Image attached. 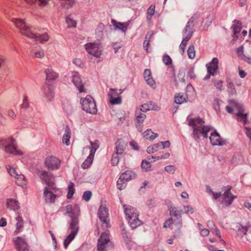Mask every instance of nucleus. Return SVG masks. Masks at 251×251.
I'll use <instances>...</instances> for the list:
<instances>
[{"label": "nucleus", "instance_id": "4c0bfd02", "mask_svg": "<svg viewBox=\"0 0 251 251\" xmlns=\"http://www.w3.org/2000/svg\"><path fill=\"white\" fill-rule=\"evenodd\" d=\"M237 227V235L240 237H243V235H246L248 230V227L246 226H243L242 225H238Z\"/></svg>", "mask_w": 251, "mask_h": 251}, {"label": "nucleus", "instance_id": "9d476101", "mask_svg": "<svg viewBox=\"0 0 251 251\" xmlns=\"http://www.w3.org/2000/svg\"><path fill=\"white\" fill-rule=\"evenodd\" d=\"M85 49L89 54L96 58H100L102 54V47L99 43H88L85 45Z\"/></svg>", "mask_w": 251, "mask_h": 251}, {"label": "nucleus", "instance_id": "3c124183", "mask_svg": "<svg viewBox=\"0 0 251 251\" xmlns=\"http://www.w3.org/2000/svg\"><path fill=\"white\" fill-rule=\"evenodd\" d=\"M227 88L228 92L231 95L236 94V90L235 89L234 85L232 82H229L227 84Z\"/></svg>", "mask_w": 251, "mask_h": 251}, {"label": "nucleus", "instance_id": "20e7f679", "mask_svg": "<svg viewBox=\"0 0 251 251\" xmlns=\"http://www.w3.org/2000/svg\"><path fill=\"white\" fill-rule=\"evenodd\" d=\"M124 211L126 219L131 228L134 229L140 226L142 222L139 219V212L133 207L130 205H124Z\"/></svg>", "mask_w": 251, "mask_h": 251}, {"label": "nucleus", "instance_id": "37998d69", "mask_svg": "<svg viewBox=\"0 0 251 251\" xmlns=\"http://www.w3.org/2000/svg\"><path fill=\"white\" fill-rule=\"evenodd\" d=\"M66 22L68 25V27H75L76 26V22L71 17V15H68L66 17Z\"/></svg>", "mask_w": 251, "mask_h": 251}, {"label": "nucleus", "instance_id": "c85d7f7f", "mask_svg": "<svg viewBox=\"0 0 251 251\" xmlns=\"http://www.w3.org/2000/svg\"><path fill=\"white\" fill-rule=\"evenodd\" d=\"M6 205L7 208L11 210H16L20 208L19 202L13 199L7 200Z\"/></svg>", "mask_w": 251, "mask_h": 251}, {"label": "nucleus", "instance_id": "1a4fd4ad", "mask_svg": "<svg viewBox=\"0 0 251 251\" xmlns=\"http://www.w3.org/2000/svg\"><path fill=\"white\" fill-rule=\"evenodd\" d=\"M111 245V242L109 237V233L107 231L102 232L98 242V250L103 251L107 250Z\"/></svg>", "mask_w": 251, "mask_h": 251}, {"label": "nucleus", "instance_id": "58836bf2", "mask_svg": "<svg viewBox=\"0 0 251 251\" xmlns=\"http://www.w3.org/2000/svg\"><path fill=\"white\" fill-rule=\"evenodd\" d=\"M75 0H62L60 2L61 5L66 9L72 7L75 4Z\"/></svg>", "mask_w": 251, "mask_h": 251}, {"label": "nucleus", "instance_id": "9b49d317", "mask_svg": "<svg viewBox=\"0 0 251 251\" xmlns=\"http://www.w3.org/2000/svg\"><path fill=\"white\" fill-rule=\"evenodd\" d=\"M70 79L77 89L79 93H87L86 89L84 86V83L82 82L81 78L78 73L75 72H72Z\"/></svg>", "mask_w": 251, "mask_h": 251}, {"label": "nucleus", "instance_id": "7ed1b4c3", "mask_svg": "<svg viewBox=\"0 0 251 251\" xmlns=\"http://www.w3.org/2000/svg\"><path fill=\"white\" fill-rule=\"evenodd\" d=\"M204 121L200 118H191L188 120V125L193 129V136L195 139L198 140L201 135L204 138L208 136L207 133L210 127L204 125Z\"/></svg>", "mask_w": 251, "mask_h": 251}, {"label": "nucleus", "instance_id": "6e6552de", "mask_svg": "<svg viewBox=\"0 0 251 251\" xmlns=\"http://www.w3.org/2000/svg\"><path fill=\"white\" fill-rule=\"evenodd\" d=\"M80 103L83 110L87 113L95 114L97 112L96 102L94 99L90 95H87L84 99H81Z\"/></svg>", "mask_w": 251, "mask_h": 251}, {"label": "nucleus", "instance_id": "412c9836", "mask_svg": "<svg viewBox=\"0 0 251 251\" xmlns=\"http://www.w3.org/2000/svg\"><path fill=\"white\" fill-rule=\"evenodd\" d=\"M45 99L47 101H50L54 97V90L53 87L48 84L45 85L43 89Z\"/></svg>", "mask_w": 251, "mask_h": 251}, {"label": "nucleus", "instance_id": "680f3d73", "mask_svg": "<svg viewBox=\"0 0 251 251\" xmlns=\"http://www.w3.org/2000/svg\"><path fill=\"white\" fill-rule=\"evenodd\" d=\"M157 151V150L156 149V147L154 145L150 146L147 149V151L148 153H153Z\"/></svg>", "mask_w": 251, "mask_h": 251}, {"label": "nucleus", "instance_id": "052dcab7", "mask_svg": "<svg viewBox=\"0 0 251 251\" xmlns=\"http://www.w3.org/2000/svg\"><path fill=\"white\" fill-rule=\"evenodd\" d=\"M210 230L213 233L215 234L219 238H221L220 232L218 228L215 226V225H213V227H210Z\"/></svg>", "mask_w": 251, "mask_h": 251}, {"label": "nucleus", "instance_id": "774afa93", "mask_svg": "<svg viewBox=\"0 0 251 251\" xmlns=\"http://www.w3.org/2000/svg\"><path fill=\"white\" fill-rule=\"evenodd\" d=\"M245 132L246 134V135L249 138L250 140H251V128L245 126Z\"/></svg>", "mask_w": 251, "mask_h": 251}, {"label": "nucleus", "instance_id": "a18cd8bd", "mask_svg": "<svg viewBox=\"0 0 251 251\" xmlns=\"http://www.w3.org/2000/svg\"><path fill=\"white\" fill-rule=\"evenodd\" d=\"M126 182L127 181H126L125 179L120 177L117 181V188L120 190L124 189L126 186Z\"/></svg>", "mask_w": 251, "mask_h": 251}, {"label": "nucleus", "instance_id": "4d7b16f0", "mask_svg": "<svg viewBox=\"0 0 251 251\" xmlns=\"http://www.w3.org/2000/svg\"><path fill=\"white\" fill-rule=\"evenodd\" d=\"M164 169L168 173L173 174L176 171V167L173 165H169L166 166Z\"/></svg>", "mask_w": 251, "mask_h": 251}, {"label": "nucleus", "instance_id": "5fc2aeb1", "mask_svg": "<svg viewBox=\"0 0 251 251\" xmlns=\"http://www.w3.org/2000/svg\"><path fill=\"white\" fill-rule=\"evenodd\" d=\"M163 61L166 65H170L172 63V60L171 57L167 54H165L163 57Z\"/></svg>", "mask_w": 251, "mask_h": 251}, {"label": "nucleus", "instance_id": "0eeeda50", "mask_svg": "<svg viewBox=\"0 0 251 251\" xmlns=\"http://www.w3.org/2000/svg\"><path fill=\"white\" fill-rule=\"evenodd\" d=\"M193 26L194 25L193 24V22H192L191 19H190L188 21L185 29L183 31V38L180 45H179L180 53L181 54H183L184 53L185 48L187 43L191 39L193 35L194 32L193 29Z\"/></svg>", "mask_w": 251, "mask_h": 251}, {"label": "nucleus", "instance_id": "473e14b6", "mask_svg": "<svg viewBox=\"0 0 251 251\" xmlns=\"http://www.w3.org/2000/svg\"><path fill=\"white\" fill-rule=\"evenodd\" d=\"M15 178L16 183L17 185L22 187H25L26 186L27 180L24 175L22 174L18 175L15 177Z\"/></svg>", "mask_w": 251, "mask_h": 251}, {"label": "nucleus", "instance_id": "c03bdc74", "mask_svg": "<svg viewBox=\"0 0 251 251\" xmlns=\"http://www.w3.org/2000/svg\"><path fill=\"white\" fill-rule=\"evenodd\" d=\"M75 185L73 182H70L68 186V194L67 195L68 199H71L73 197L75 192Z\"/></svg>", "mask_w": 251, "mask_h": 251}, {"label": "nucleus", "instance_id": "13d9d810", "mask_svg": "<svg viewBox=\"0 0 251 251\" xmlns=\"http://www.w3.org/2000/svg\"><path fill=\"white\" fill-rule=\"evenodd\" d=\"M92 196V193L91 191H85L83 195V199L85 201H89Z\"/></svg>", "mask_w": 251, "mask_h": 251}, {"label": "nucleus", "instance_id": "f03ea898", "mask_svg": "<svg viewBox=\"0 0 251 251\" xmlns=\"http://www.w3.org/2000/svg\"><path fill=\"white\" fill-rule=\"evenodd\" d=\"M39 176L41 179L44 181L47 185L44 191V197L45 201L46 202L50 203L54 202L56 197L55 193L58 189L54 183L53 175L46 171H41L39 172Z\"/></svg>", "mask_w": 251, "mask_h": 251}, {"label": "nucleus", "instance_id": "dca6fc26", "mask_svg": "<svg viewBox=\"0 0 251 251\" xmlns=\"http://www.w3.org/2000/svg\"><path fill=\"white\" fill-rule=\"evenodd\" d=\"M182 226V220L177 219L175 221H173L172 218L167 220L164 224V227H170L172 229H180Z\"/></svg>", "mask_w": 251, "mask_h": 251}, {"label": "nucleus", "instance_id": "338daca9", "mask_svg": "<svg viewBox=\"0 0 251 251\" xmlns=\"http://www.w3.org/2000/svg\"><path fill=\"white\" fill-rule=\"evenodd\" d=\"M122 236L126 243H127L128 242L130 241L127 234L124 229H123Z\"/></svg>", "mask_w": 251, "mask_h": 251}, {"label": "nucleus", "instance_id": "2f4dec72", "mask_svg": "<svg viewBox=\"0 0 251 251\" xmlns=\"http://www.w3.org/2000/svg\"><path fill=\"white\" fill-rule=\"evenodd\" d=\"M50 0H25L28 3L37 4L40 7L47 6Z\"/></svg>", "mask_w": 251, "mask_h": 251}, {"label": "nucleus", "instance_id": "c756f323", "mask_svg": "<svg viewBox=\"0 0 251 251\" xmlns=\"http://www.w3.org/2000/svg\"><path fill=\"white\" fill-rule=\"evenodd\" d=\"M71 138V130L69 128L68 126H66V128L65 131V133L62 137V142L66 146H69L70 139Z\"/></svg>", "mask_w": 251, "mask_h": 251}, {"label": "nucleus", "instance_id": "6ab92c4d", "mask_svg": "<svg viewBox=\"0 0 251 251\" xmlns=\"http://www.w3.org/2000/svg\"><path fill=\"white\" fill-rule=\"evenodd\" d=\"M230 189L231 188H228L223 194L221 203L226 206H229L230 205L233 200L236 198L235 196H234L230 193Z\"/></svg>", "mask_w": 251, "mask_h": 251}, {"label": "nucleus", "instance_id": "423d86ee", "mask_svg": "<svg viewBox=\"0 0 251 251\" xmlns=\"http://www.w3.org/2000/svg\"><path fill=\"white\" fill-rule=\"evenodd\" d=\"M78 224V217H75L71 218L69 229H70L71 231L64 241V246L65 249L67 248L69 244L73 240L75 236L77 235L79 230Z\"/></svg>", "mask_w": 251, "mask_h": 251}, {"label": "nucleus", "instance_id": "c9c22d12", "mask_svg": "<svg viewBox=\"0 0 251 251\" xmlns=\"http://www.w3.org/2000/svg\"><path fill=\"white\" fill-rule=\"evenodd\" d=\"M143 137L150 140H153L158 136L157 133L153 132L151 129H148L146 131H144L143 133Z\"/></svg>", "mask_w": 251, "mask_h": 251}, {"label": "nucleus", "instance_id": "864d4df0", "mask_svg": "<svg viewBox=\"0 0 251 251\" xmlns=\"http://www.w3.org/2000/svg\"><path fill=\"white\" fill-rule=\"evenodd\" d=\"M119 154H117V153H114L112 155V157L111 159V163L113 166H116L118 165V162L119 161V158L118 157Z\"/></svg>", "mask_w": 251, "mask_h": 251}, {"label": "nucleus", "instance_id": "de8ad7c7", "mask_svg": "<svg viewBox=\"0 0 251 251\" xmlns=\"http://www.w3.org/2000/svg\"><path fill=\"white\" fill-rule=\"evenodd\" d=\"M187 54L189 58L194 59L195 58L196 55V51L193 45H191L189 46L187 50Z\"/></svg>", "mask_w": 251, "mask_h": 251}, {"label": "nucleus", "instance_id": "ea45409f", "mask_svg": "<svg viewBox=\"0 0 251 251\" xmlns=\"http://www.w3.org/2000/svg\"><path fill=\"white\" fill-rule=\"evenodd\" d=\"M171 209L169 210L170 215L171 217H178V219H181V210H179L176 207H174L172 208L171 207Z\"/></svg>", "mask_w": 251, "mask_h": 251}, {"label": "nucleus", "instance_id": "2eb2a0df", "mask_svg": "<svg viewBox=\"0 0 251 251\" xmlns=\"http://www.w3.org/2000/svg\"><path fill=\"white\" fill-rule=\"evenodd\" d=\"M65 214H69L71 218L72 217H77L79 215V207L77 204L72 205L68 204L65 207Z\"/></svg>", "mask_w": 251, "mask_h": 251}, {"label": "nucleus", "instance_id": "79ce46f5", "mask_svg": "<svg viewBox=\"0 0 251 251\" xmlns=\"http://www.w3.org/2000/svg\"><path fill=\"white\" fill-rule=\"evenodd\" d=\"M136 120L138 123H142L146 118L144 113H141L139 110H136L135 112Z\"/></svg>", "mask_w": 251, "mask_h": 251}, {"label": "nucleus", "instance_id": "e433bc0d", "mask_svg": "<svg viewBox=\"0 0 251 251\" xmlns=\"http://www.w3.org/2000/svg\"><path fill=\"white\" fill-rule=\"evenodd\" d=\"M241 29V23L239 21H235L234 24L233 25V32L234 35L233 36L234 39L237 38L238 36L236 34L240 32Z\"/></svg>", "mask_w": 251, "mask_h": 251}, {"label": "nucleus", "instance_id": "6e6d98bb", "mask_svg": "<svg viewBox=\"0 0 251 251\" xmlns=\"http://www.w3.org/2000/svg\"><path fill=\"white\" fill-rule=\"evenodd\" d=\"M6 169L8 173L11 176L15 177L16 176L18 175L15 169L11 168L10 166H6Z\"/></svg>", "mask_w": 251, "mask_h": 251}, {"label": "nucleus", "instance_id": "4468645a", "mask_svg": "<svg viewBox=\"0 0 251 251\" xmlns=\"http://www.w3.org/2000/svg\"><path fill=\"white\" fill-rule=\"evenodd\" d=\"M117 89L110 88L108 93L109 102L112 105L119 104L122 103V98Z\"/></svg>", "mask_w": 251, "mask_h": 251}, {"label": "nucleus", "instance_id": "7c9ffc66", "mask_svg": "<svg viewBox=\"0 0 251 251\" xmlns=\"http://www.w3.org/2000/svg\"><path fill=\"white\" fill-rule=\"evenodd\" d=\"M236 106L238 108V112L236 114V116L238 117L237 120L241 121L245 118H247L248 114L244 113L245 110L243 106L240 104H237Z\"/></svg>", "mask_w": 251, "mask_h": 251}, {"label": "nucleus", "instance_id": "a19ab883", "mask_svg": "<svg viewBox=\"0 0 251 251\" xmlns=\"http://www.w3.org/2000/svg\"><path fill=\"white\" fill-rule=\"evenodd\" d=\"M91 149L90 154L94 156L95 153L99 147V142L98 140H96L94 142L90 141Z\"/></svg>", "mask_w": 251, "mask_h": 251}, {"label": "nucleus", "instance_id": "a878e982", "mask_svg": "<svg viewBox=\"0 0 251 251\" xmlns=\"http://www.w3.org/2000/svg\"><path fill=\"white\" fill-rule=\"evenodd\" d=\"M45 73L46 75L47 79L49 81H52L56 79L58 75L51 68H48L45 71Z\"/></svg>", "mask_w": 251, "mask_h": 251}, {"label": "nucleus", "instance_id": "72a5a7b5", "mask_svg": "<svg viewBox=\"0 0 251 251\" xmlns=\"http://www.w3.org/2000/svg\"><path fill=\"white\" fill-rule=\"evenodd\" d=\"M16 229L15 231V234H18L21 231V229L24 227V221L22 218L18 215L16 218Z\"/></svg>", "mask_w": 251, "mask_h": 251}, {"label": "nucleus", "instance_id": "f257e3e1", "mask_svg": "<svg viewBox=\"0 0 251 251\" xmlns=\"http://www.w3.org/2000/svg\"><path fill=\"white\" fill-rule=\"evenodd\" d=\"M11 22L19 29L22 35L42 44L46 43L49 40V36L47 33L39 34L34 33L32 27L26 23L24 19L13 18Z\"/></svg>", "mask_w": 251, "mask_h": 251}, {"label": "nucleus", "instance_id": "bf43d9fd", "mask_svg": "<svg viewBox=\"0 0 251 251\" xmlns=\"http://www.w3.org/2000/svg\"><path fill=\"white\" fill-rule=\"evenodd\" d=\"M7 115L10 118H11L12 119L14 120L16 118V115L15 113V112L12 109H8L7 111Z\"/></svg>", "mask_w": 251, "mask_h": 251}, {"label": "nucleus", "instance_id": "393cba45", "mask_svg": "<svg viewBox=\"0 0 251 251\" xmlns=\"http://www.w3.org/2000/svg\"><path fill=\"white\" fill-rule=\"evenodd\" d=\"M153 31H150L147 32L145 36V40L143 43V47L148 52L151 51V50H149L148 47L149 46L150 42L153 38Z\"/></svg>", "mask_w": 251, "mask_h": 251}, {"label": "nucleus", "instance_id": "5701e85b", "mask_svg": "<svg viewBox=\"0 0 251 251\" xmlns=\"http://www.w3.org/2000/svg\"><path fill=\"white\" fill-rule=\"evenodd\" d=\"M144 78L147 83L150 86L155 88V82L151 75V73L150 69H146L144 72Z\"/></svg>", "mask_w": 251, "mask_h": 251}, {"label": "nucleus", "instance_id": "a211bd4d", "mask_svg": "<svg viewBox=\"0 0 251 251\" xmlns=\"http://www.w3.org/2000/svg\"><path fill=\"white\" fill-rule=\"evenodd\" d=\"M111 23L114 27L115 30H119L123 33H126L127 31L128 25L130 24V21H128L126 22L121 23L112 19L111 20Z\"/></svg>", "mask_w": 251, "mask_h": 251}, {"label": "nucleus", "instance_id": "39448f33", "mask_svg": "<svg viewBox=\"0 0 251 251\" xmlns=\"http://www.w3.org/2000/svg\"><path fill=\"white\" fill-rule=\"evenodd\" d=\"M0 145L3 147L4 151L14 155H22V152L17 148L16 141L12 137L3 139L0 140Z\"/></svg>", "mask_w": 251, "mask_h": 251}, {"label": "nucleus", "instance_id": "8fccbe9b", "mask_svg": "<svg viewBox=\"0 0 251 251\" xmlns=\"http://www.w3.org/2000/svg\"><path fill=\"white\" fill-rule=\"evenodd\" d=\"M194 212V209L190 206H184L181 210V213H184L187 214H192Z\"/></svg>", "mask_w": 251, "mask_h": 251}, {"label": "nucleus", "instance_id": "f704fd0d", "mask_svg": "<svg viewBox=\"0 0 251 251\" xmlns=\"http://www.w3.org/2000/svg\"><path fill=\"white\" fill-rule=\"evenodd\" d=\"M187 96L186 94L178 93L175 96V101L176 103L181 104L186 101Z\"/></svg>", "mask_w": 251, "mask_h": 251}, {"label": "nucleus", "instance_id": "b1692460", "mask_svg": "<svg viewBox=\"0 0 251 251\" xmlns=\"http://www.w3.org/2000/svg\"><path fill=\"white\" fill-rule=\"evenodd\" d=\"M210 140L211 144L213 145L222 146L224 144V142L222 140L220 135L217 132H214L211 134Z\"/></svg>", "mask_w": 251, "mask_h": 251}, {"label": "nucleus", "instance_id": "0e129e2a", "mask_svg": "<svg viewBox=\"0 0 251 251\" xmlns=\"http://www.w3.org/2000/svg\"><path fill=\"white\" fill-rule=\"evenodd\" d=\"M154 9H155V6H153V5H151L148 8V9L147 10V12H148V17H149V16H150V18H151V16L154 14Z\"/></svg>", "mask_w": 251, "mask_h": 251}, {"label": "nucleus", "instance_id": "09e8293b", "mask_svg": "<svg viewBox=\"0 0 251 251\" xmlns=\"http://www.w3.org/2000/svg\"><path fill=\"white\" fill-rule=\"evenodd\" d=\"M141 167L146 171H150L151 168V162L148 160H143L141 163Z\"/></svg>", "mask_w": 251, "mask_h": 251}, {"label": "nucleus", "instance_id": "603ef678", "mask_svg": "<svg viewBox=\"0 0 251 251\" xmlns=\"http://www.w3.org/2000/svg\"><path fill=\"white\" fill-rule=\"evenodd\" d=\"M152 109V107L149 105L148 104L144 103L141 105L140 108H137L136 110H139V112L143 111V112H146L149 110H150Z\"/></svg>", "mask_w": 251, "mask_h": 251}, {"label": "nucleus", "instance_id": "ddd939ff", "mask_svg": "<svg viewBox=\"0 0 251 251\" xmlns=\"http://www.w3.org/2000/svg\"><path fill=\"white\" fill-rule=\"evenodd\" d=\"M98 215L100 221L102 223V227L104 229L109 227L108 221L107 218L108 216V209L105 207L101 205L99 209Z\"/></svg>", "mask_w": 251, "mask_h": 251}, {"label": "nucleus", "instance_id": "4be33fe9", "mask_svg": "<svg viewBox=\"0 0 251 251\" xmlns=\"http://www.w3.org/2000/svg\"><path fill=\"white\" fill-rule=\"evenodd\" d=\"M127 147V143L122 139H119L115 143L116 153L117 154H123L126 148Z\"/></svg>", "mask_w": 251, "mask_h": 251}, {"label": "nucleus", "instance_id": "69168bd1", "mask_svg": "<svg viewBox=\"0 0 251 251\" xmlns=\"http://www.w3.org/2000/svg\"><path fill=\"white\" fill-rule=\"evenodd\" d=\"M118 118L117 124L119 125L122 124L125 120V117L123 114H119Z\"/></svg>", "mask_w": 251, "mask_h": 251}, {"label": "nucleus", "instance_id": "e2e57ef3", "mask_svg": "<svg viewBox=\"0 0 251 251\" xmlns=\"http://www.w3.org/2000/svg\"><path fill=\"white\" fill-rule=\"evenodd\" d=\"M214 86L217 88L220 89V90H222L223 87V81L221 80H215L214 81Z\"/></svg>", "mask_w": 251, "mask_h": 251}, {"label": "nucleus", "instance_id": "cd10ccee", "mask_svg": "<svg viewBox=\"0 0 251 251\" xmlns=\"http://www.w3.org/2000/svg\"><path fill=\"white\" fill-rule=\"evenodd\" d=\"M31 56L34 58H43L45 56V52L43 49L38 47L35 48L31 52Z\"/></svg>", "mask_w": 251, "mask_h": 251}, {"label": "nucleus", "instance_id": "f3484780", "mask_svg": "<svg viewBox=\"0 0 251 251\" xmlns=\"http://www.w3.org/2000/svg\"><path fill=\"white\" fill-rule=\"evenodd\" d=\"M16 248L18 251H28L29 247L24 239L17 237L14 240Z\"/></svg>", "mask_w": 251, "mask_h": 251}, {"label": "nucleus", "instance_id": "bb28decb", "mask_svg": "<svg viewBox=\"0 0 251 251\" xmlns=\"http://www.w3.org/2000/svg\"><path fill=\"white\" fill-rule=\"evenodd\" d=\"M120 177L125 179L126 181H128L134 179L136 177V175L133 171L128 170L122 173Z\"/></svg>", "mask_w": 251, "mask_h": 251}, {"label": "nucleus", "instance_id": "49530a36", "mask_svg": "<svg viewBox=\"0 0 251 251\" xmlns=\"http://www.w3.org/2000/svg\"><path fill=\"white\" fill-rule=\"evenodd\" d=\"M94 156V155L89 153V155L88 156V157L87 158V159L82 164V168H87L89 166H90L93 162Z\"/></svg>", "mask_w": 251, "mask_h": 251}, {"label": "nucleus", "instance_id": "aec40b11", "mask_svg": "<svg viewBox=\"0 0 251 251\" xmlns=\"http://www.w3.org/2000/svg\"><path fill=\"white\" fill-rule=\"evenodd\" d=\"M219 60L217 58H213L212 61L206 65L208 74L214 76L218 69Z\"/></svg>", "mask_w": 251, "mask_h": 251}, {"label": "nucleus", "instance_id": "f8f14e48", "mask_svg": "<svg viewBox=\"0 0 251 251\" xmlns=\"http://www.w3.org/2000/svg\"><path fill=\"white\" fill-rule=\"evenodd\" d=\"M46 167L50 170H56L59 169L61 161L55 156L50 155L47 156L45 160Z\"/></svg>", "mask_w": 251, "mask_h": 251}]
</instances>
